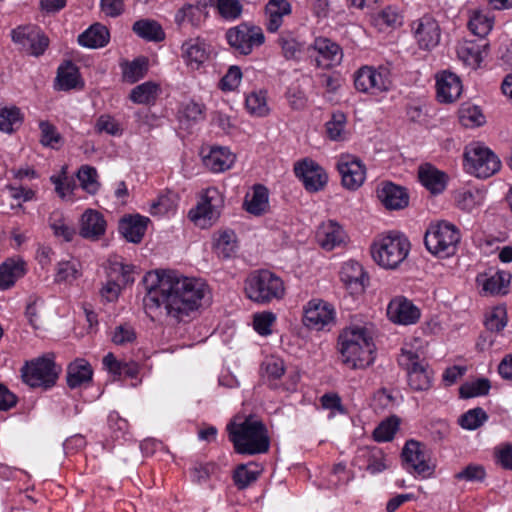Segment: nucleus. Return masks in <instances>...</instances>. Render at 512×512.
I'll list each match as a JSON object with an SVG mask.
<instances>
[{
	"label": "nucleus",
	"instance_id": "nucleus-1",
	"mask_svg": "<svg viewBox=\"0 0 512 512\" xmlns=\"http://www.w3.org/2000/svg\"><path fill=\"white\" fill-rule=\"evenodd\" d=\"M144 283L147 290L143 298L144 310L153 321L163 317L185 321L198 310L206 292L205 284L199 280L171 270L150 272L144 277Z\"/></svg>",
	"mask_w": 512,
	"mask_h": 512
},
{
	"label": "nucleus",
	"instance_id": "nucleus-2",
	"mask_svg": "<svg viewBox=\"0 0 512 512\" xmlns=\"http://www.w3.org/2000/svg\"><path fill=\"white\" fill-rule=\"evenodd\" d=\"M339 351L342 362L352 369L365 368L374 361L375 345L364 327H353L339 336Z\"/></svg>",
	"mask_w": 512,
	"mask_h": 512
},
{
	"label": "nucleus",
	"instance_id": "nucleus-3",
	"mask_svg": "<svg viewBox=\"0 0 512 512\" xmlns=\"http://www.w3.org/2000/svg\"><path fill=\"white\" fill-rule=\"evenodd\" d=\"M244 293L254 303L267 305L284 298L286 288L280 276L268 269L252 271L244 282Z\"/></svg>",
	"mask_w": 512,
	"mask_h": 512
},
{
	"label": "nucleus",
	"instance_id": "nucleus-4",
	"mask_svg": "<svg viewBox=\"0 0 512 512\" xmlns=\"http://www.w3.org/2000/svg\"><path fill=\"white\" fill-rule=\"evenodd\" d=\"M229 439L239 454H262L270 447L266 426L261 421L251 418L245 419L233 429L229 428Z\"/></svg>",
	"mask_w": 512,
	"mask_h": 512
},
{
	"label": "nucleus",
	"instance_id": "nucleus-5",
	"mask_svg": "<svg viewBox=\"0 0 512 512\" xmlns=\"http://www.w3.org/2000/svg\"><path fill=\"white\" fill-rule=\"evenodd\" d=\"M460 239L459 229L454 224L442 220L428 226L424 244L431 254L446 258L455 254Z\"/></svg>",
	"mask_w": 512,
	"mask_h": 512
},
{
	"label": "nucleus",
	"instance_id": "nucleus-6",
	"mask_svg": "<svg viewBox=\"0 0 512 512\" xmlns=\"http://www.w3.org/2000/svg\"><path fill=\"white\" fill-rule=\"evenodd\" d=\"M410 250L409 240L399 234L381 237L371 247L374 261L386 269H395L407 257Z\"/></svg>",
	"mask_w": 512,
	"mask_h": 512
},
{
	"label": "nucleus",
	"instance_id": "nucleus-7",
	"mask_svg": "<svg viewBox=\"0 0 512 512\" xmlns=\"http://www.w3.org/2000/svg\"><path fill=\"white\" fill-rule=\"evenodd\" d=\"M398 364L407 372L408 384L415 391H426L431 387L433 373L424 357L412 349L402 348Z\"/></svg>",
	"mask_w": 512,
	"mask_h": 512
},
{
	"label": "nucleus",
	"instance_id": "nucleus-8",
	"mask_svg": "<svg viewBox=\"0 0 512 512\" xmlns=\"http://www.w3.org/2000/svg\"><path fill=\"white\" fill-rule=\"evenodd\" d=\"M464 157L467 171L478 178H489L501 168L499 157L491 149L480 143L468 146Z\"/></svg>",
	"mask_w": 512,
	"mask_h": 512
},
{
	"label": "nucleus",
	"instance_id": "nucleus-9",
	"mask_svg": "<svg viewBox=\"0 0 512 512\" xmlns=\"http://www.w3.org/2000/svg\"><path fill=\"white\" fill-rule=\"evenodd\" d=\"M60 369L50 357H39L26 364L21 369L23 382L32 388H51L58 379Z\"/></svg>",
	"mask_w": 512,
	"mask_h": 512
},
{
	"label": "nucleus",
	"instance_id": "nucleus-10",
	"mask_svg": "<svg viewBox=\"0 0 512 512\" xmlns=\"http://www.w3.org/2000/svg\"><path fill=\"white\" fill-rule=\"evenodd\" d=\"M225 38L233 51L240 55H249L265 42L262 28L248 23L228 29Z\"/></svg>",
	"mask_w": 512,
	"mask_h": 512
},
{
	"label": "nucleus",
	"instance_id": "nucleus-11",
	"mask_svg": "<svg viewBox=\"0 0 512 512\" xmlns=\"http://www.w3.org/2000/svg\"><path fill=\"white\" fill-rule=\"evenodd\" d=\"M357 91L378 94L388 91L391 86L390 71L387 67L362 66L354 74Z\"/></svg>",
	"mask_w": 512,
	"mask_h": 512
},
{
	"label": "nucleus",
	"instance_id": "nucleus-12",
	"mask_svg": "<svg viewBox=\"0 0 512 512\" xmlns=\"http://www.w3.org/2000/svg\"><path fill=\"white\" fill-rule=\"evenodd\" d=\"M223 204V196L219 190L214 187L208 188L197 207L190 210L189 217L200 227H209L219 218Z\"/></svg>",
	"mask_w": 512,
	"mask_h": 512
},
{
	"label": "nucleus",
	"instance_id": "nucleus-13",
	"mask_svg": "<svg viewBox=\"0 0 512 512\" xmlns=\"http://www.w3.org/2000/svg\"><path fill=\"white\" fill-rule=\"evenodd\" d=\"M402 460L408 470L423 478L433 475L435 465L431 462L425 446L418 441L409 440L402 450Z\"/></svg>",
	"mask_w": 512,
	"mask_h": 512
},
{
	"label": "nucleus",
	"instance_id": "nucleus-14",
	"mask_svg": "<svg viewBox=\"0 0 512 512\" xmlns=\"http://www.w3.org/2000/svg\"><path fill=\"white\" fill-rule=\"evenodd\" d=\"M132 270L133 267L131 265L123 264L117 260H110L107 272L108 280L100 290L101 297L108 302L117 300L121 287L134 281Z\"/></svg>",
	"mask_w": 512,
	"mask_h": 512
},
{
	"label": "nucleus",
	"instance_id": "nucleus-15",
	"mask_svg": "<svg viewBox=\"0 0 512 512\" xmlns=\"http://www.w3.org/2000/svg\"><path fill=\"white\" fill-rule=\"evenodd\" d=\"M309 57L319 68L328 69L340 63L342 50L328 38L319 37L308 47Z\"/></svg>",
	"mask_w": 512,
	"mask_h": 512
},
{
	"label": "nucleus",
	"instance_id": "nucleus-16",
	"mask_svg": "<svg viewBox=\"0 0 512 512\" xmlns=\"http://www.w3.org/2000/svg\"><path fill=\"white\" fill-rule=\"evenodd\" d=\"M337 170L341 175L342 185L349 190L358 189L365 181V165L355 156L341 155L337 161Z\"/></svg>",
	"mask_w": 512,
	"mask_h": 512
},
{
	"label": "nucleus",
	"instance_id": "nucleus-17",
	"mask_svg": "<svg viewBox=\"0 0 512 512\" xmlns=\"http://www.w3.org/2000/svg\"><path fill=\"white\" fill-rule=\"evenodd\" d=\"M412 30L414 38L422 50H431L440 42V26L437 20L429 14L413 21Z\"/></svg>",
	"mask_w": 512,
	"mask_h": 512
},
{
	"label": "nucleus",
	"instance_id": "nucleus-18",
	"mask_svg": "<svg viewBox=\"0 0 512 512\" xmlns=\"http://www.w3.org/2000/svg\"><path fill=\"white\" fill-rule=\"evenodd\" d=\"M295 174L302 180L309 192L322 190L327 184V174L322 167L312 160H303L295 168Z\"/></svg>",
	"mask_w": 512,
	"mask_h": 512
},
{
	"label": "nucleus",
	"instance_id": "nucleus-19",
	"mask_svg": "<svg viewBox=\"0 0 512 512\" xmlns=\"http://www.w3.org/2000/svg\"><path fill=\"white\" fill-rule=\"evenodd\" d=\"M304 324L315 330H322L334 321V310L322 300H311L304 309Z\"/></svg>",
	"mask_w": 512,
	"mask_h": 512
},
{
	"label": "nucleus",
	"instance_id": "nucleus-20",
	"mask_svg": "<svg viewBox=\"0 0 512 512\" xmlns=\"http://www.w3.org/2000/svg\"><path fill=\"white\" fill-rule=\"evenodd\" d=\"M387 316L395 324L411 325L420 318V310L405 297H396L387 307Z\"/></svg>",
	"mask_w": 512,
	"mask_h": 512
},
{
	"label": "nucleus",
	"instance_id": "nucleus-21",
	"mask_svg": "<svg viewBox=\"0 0 512 512\" xmlns=\"http://www.w3.org/2000/svg\"><path fill=\"white\" fill-rule=\"evenodd\" d=\"M376 194L387 210H401L409 204L406 189L392 182H382L377 187Z\"/></svg>",
	"mask_w": 512,
	"mask_h": 512
},
{
	"label": "nucleus",
	"instance_id": "nucleus-22",
	"mask_svg": "<svg viewBox=\"0 0 512 512\" xmlns=\"http://www.w3.org/2000/svg\"><path fill=\"white\" fill-rule=\"evenodd\" d=\"M340 279L351 294L363 293L369 280L362 265L354 260L344 263L340 271Z\"/></svg>",
	"mask_w": 512,
	"mask_h": 512
},
{
	"label": "nucleus",
	"instance_id": "nucleus-23",
	"mask_svg": "<svg viewBox=\"0 0 512 512\" xmlns=\"http://www.w3.org/2000/svg\"><path fill=\"white\" fill-rule=\"evenodd\" d=\"M436 91L440 102L452 103L461 95V80L455 73L443 71L436 77Z\"/></svg>",
	"mask_w": 512,
	"mask_h": 512
},
{
	"label": "nucleus",
	"instance_id": "nucleus-24",
	"mask_svg": "<svg viewBox=\"0 0 512 512\" xmlns=\"http://www.w3.org/2000/svg\"><path fill=\"white\" fill-rule=\"evenodd\" d=\"M181 50L186 64L192 69H199L210 55V45L199 37L186 40Z\"/></svg>",
	"mask_w": 512,
	"mask_h": 512
},
{
	"label": "nucleus",
	"instance_id": "nucleus-25",
	"mask_svg": "<svg viewBox=\"0 0 512 512\" xmlns=\"http://www.w3.org/2000/svg\"><path fill=\"white\" fill-rule=\"evenodd\" d=\"M105 231L106 221L100 212L88 209L82 214L79 233L83 238L98 240Z\"/></svg>",
	"mask_w": 512,
	"mask_h": 512
},
{
	"label": "nucleus",
	"instance_id": "nucleus-26",
	"mask_svg": "<svg viewBox=\"0 0 512 512\" xmlns=\"http://www.w3.org/2000/svg\"><path fill=\"white\" fill-rule=\"evenodd\" d=\"M93 369L88 361L77 358L67 367L66 381L70 389L88 386L92 382Z\"/></svg>",
	"mask_w": 512,
	"mask_h": 512
},
{
	"label": "nucleus",
	"instance_id": "nucleus-27",
	"mask_svg": "<svg viewBox=\"0 0 512 512\" xmlns=\"http://www.w3.org/2000/svg\"><path fill=\"white\" fill-rule=\"evenodd\" d=\"M316 237L319 245L330 251L345 242L346 233L337 222L330 220L319 226Z\"/></svg>",
	"mask_w": 512,
	"mask_h": 512
},
{
	"label": "nucleus",
	"instance_id": "nucleus-28",
	"mask_svg": "<svg viewBox=\"0 0 512 512\" xmlns=\"http://www.w3.org/2000/svg\"><path fill=\"white\" fill-rule=\"evenodd\" d=\"M149 219L140 215L128 216L121 219L119 232L132 243H140L145 235Z\"/></svg>",
	"mask_w": 512,
	"mask_h": 512
},
{
	"label": "nucleus",
	"instance_id": "nucleus-29",
	"mask_svg": "<svg viewBox=\"0 0 512 512\" xmlns=\"http://www.w3.org/2000/svg\"><path fill=\"white\" fill-rule=\"evenodd\" d=\"M234 162L235 155L225 147H212L208 154L203 155V164L214 173L230 169Z\"/></svg>",
	"mask_w": 512,
	"mask_h": 512
},
{
	"label": "nucleus",
	"instance_id": "nucleus-30",
	"mask_svg": "<svg viewBox=\"0 0 512 512\" xmlns=\"http://www.w3.org/2000/svg\"><path fill=\"white\" fill-rule=\"evenodd\" d=\"M291 4L287 0H269L265 6L266 29L274 33L283 23V17L291 13Z\"/></svg>",
	"mask_w": 512,
	"mask_h": 512
},
{
	"label": "nucleus",
	"instance_id": "nucleus-31",
	"mask_svg": "<svg viewBox=\"0 0 512 512\" xmlns=\"http://www.w3.org/2000/svg\"><path fill=\"white\" fill-rule=\"evenodd\" d=\"M418 177L421 184L432 194H440L446 188L447 177L445 173L430 164L420 166Z\"/></svg>",
	"mask_w": 512,
	"mask_h": 512
},
{
	"label": "nucleus",
	"instance_id": "nucleus-32",
	"mask_svg": "<svg viewBox=\"0 0 512 512\" xmlns=\"http://www.w3.org/2000/svg\"><path fill=\"white\" fill-rule=\"evenodd\" d=\"M25 262L20 259L8 258L0 265V289L7 290L26 273Z\"/></svg>",
	"mask_w": 512,
	"mask_h": 512
},
{
	"label": "nucleus",
	"instance_id": "nucleus-33",
	"mask_svg": "<svg viewBox=\"0 0 512 512\" xmlns=\"http://www.w3.org/2000/svg\"><path fill=\"white\" fill-rule=\"evenodd\" d=\"M487 47L488 43L486 41H481V43L465 41L458 47L457 54L465 64L477 68L487 54Z\"/></svg>",
	"mask_w": 512,
	"mask_h": 512
},
{
	"label": "nucleus",
	"instance_id": "nucleus-34",
	"mask_svg": "<svg viewBox=\"0 0 512 512\" xmlns=\"http://www.w3.org/2000/svg\"><path fill=\"white\" fill-rule=\"evenodd\" d=\"M403 12L397 5H387L371 16V21L379 30L398 28L403 24Z\"/></svg>",
	"mask_w": 512,
	"mask_h": 512
},
{
	"label": "nucleus",
	"instance_id": "nucleus-35",
	"mask_svg": "<svg viewBox=\"0 0 512 512\" xmlns=\"http://www.w3.org/2000/svg\"><path fill=\"white\" fill-rule=\"evenodd\" d=\"M468 15V29L473 35L478 36L481 41H485V37L493 28L494 17L489 15V13H485L481 9L469 10Z\"/></svg>",
	"mask_w": 512,
	"mask_h": 512
},
{
	"label": "nucleus",
	"instance_id": "nucleus-36",
	"mask_svg": "<svg viewBox=\"0 0 512 512\" xmlns=\"http://www.w3.org/2000/svg\"><path fill=\"white\" fill-rule=\"evenodd\" d=\"M80 73L76 64L72 61H65L58 67L55 88L68 91L75 89L80 84Z\"/></svg>",
	"mask_w": 512,
	"mask_h": 512
},
{
	"label": "nucleus",
	"instance_id": "nucleus-37",
	"mask_svg": "<svg viewBox=\"0 0 512 512\" xmlns=\"http://www.w3.org/2000/svg\"><path fill=\"white\" fill-rule=\"evenodd\" d=\"M109 39L108 29L100 23L91 25L78 36V42L81 46L93 49L106 46Z\"/></svg>",
	"mask_w": 512,
	"mask_h": 512
},
{
	"label": "nucleus",
	"instance_id": "nucleus-38",
	"mask_svg": "<svg viewBox=\"0 0 512 512\" xmlns=\"http://www.w3.org/2000/svg\"><path fill=\"white\" fill-rule=\"evenodd\" d=\"M208 12L205 6L186 4L175 15V22L179 26L190 24L192 27H200L206 20Z\"/></svg>",
	"mask_w": 512,
	"mask_h": 512
},
{
	"label": "nucleus",
	"instance_id": "nucleus-39",
	"mask_svg": "<svg viewBox=\"0 0 512 512\" xmlns=\"http://www.w3.org/2000/svg\"><path fill=\"white\" fill-rule=\"evenodd\" d=\"M160 93L159 84L147 81L134 87L129 94V99L135 104L150 105L155 103Z\"/></svg>",
	"mask_w": 512,
	"mask_h": 512
},
{
	"label": "nucleus",
	"instance_id": "nucleus-40",
	"mask_svg": "<svg viewBox=\"0 0 512 512\" xmlns=\"http://www.w3.org/2000/svg\"><path fill=\"white\" fill-rule=\"evenodd\" d=\"M456 206L467 213L479 209L485 201V193L479 189L463 190L455 194Z\"/></svg>",
	"mask_w": 512,
	"mask_h": 512
},
{
	"label": "nucleus",
	"instance_id": "nucleus-41",
	"mask_svg": "<svg viewBox=\"0 0 512 512\" xmlns=\"http://www.w3.org/2000/svg\"><path fill=\"white\" fill-rule=\"evenodd\" d=\"M132 30L139 37L148 41L159 42L165 38V33L161 25L154 20H138L133 24Z\"/></svg>",
	"mask_w": 512,
	"mask_h": 512
},
{
	"label": "nucleus",
	"instance_id": "nucleus-42",
	"mask_svg": "<svg viewBox=\"0 0 512 512\" xmlns=\"http://www.w3.org/2000/svg\"><path fill=\"white\" fill-rule=\"evenodd\" d=\"M23 114L16 106L0 107V131L12 133L23 123Z\"/></svg>",
	"mask_w": 512,
	"mask_h": 512
},
{
	"label": "nucleus",
	"instance_id": "nucleus-43",
	"mask_svg": "<svg viewBox=\"0 0 512 512\" xmlns=\"http://www.w3.org/2000/svg\"><path fill=\"white\" fill-rule=\"evenodd\" d=\"M214 251L219 258L229 259L237 252V240L233 231L227 230L219 234L214 244Z\"/></svg>",
	"mask_w": 512,
	"mask_h": 512
},
{
	"label": "nucleus",
	"instance_id": "nucleus-44",
	"mask_svg": "<svg viewBox=\"0 0 512 512\" xmlns=\"http://www.w3.org/2000/svg\"><path fill=\"white\" fill-rule=\"evenodd\" d=\"M511 280V274L506 271H497L482 283L483 290L492 295L505 294Z\"/></svg>",
	"mask_w": 512,
	"mask_h": 512
},
{
	"label": "nucleus",
	"instance_id": "nucleus-45",
	"mask_svg": "<svg viewBox=\"0 0 512 512\" xmlns=\"http://www.w3.org/2000/svg\"><path fill=\"white\" fill-rule=\"evenodd\" d=\"M123 79L130 83H136L145 77L148 72V60L145 57L136 58L132 62H127L122 67Z\"/></svg>",
	"mask_w": 512,
	"mask_h": 512
},
{
	"label": "nucleus",
	"instance_id": "nucleus-46",
	"mask_svg": "<svg viewBox=\"0 0 512 512\" xmlns=\"http://www.w3.org/2000/svg\"><path fill=\"white\" fill-rule=\"evenodd\" d=\"M268 204V190L263 185H255L251 199L245 200L246 210L254 215H261Z\"/></svg>",
	"mask_w": 512,
	"mask_h": 512
},
{
	"label": "nucleus",
	"instance_id": "nucleus-47",
	"mask_svg": "<svg viewBox=\"0 0 512 512\" xmlns=\"http://www.w3.org/2000/svg\"><path fill=\"white\" fill-rule=\"evenodd\" d=\"M245 106L247 111L254 116L263 117L269 112L266 92L254 91L246 96Z\"/></svg>",
	"mask_w": 512,
	"mask_h": 512
},
{
	"label": "nucleus",
	"instance_id": "nucleus-48",
	"mask_svg": "<svg viewBox=\"0 0 512 512\" xmlns=\"http://www.w3.org/2000/svg\"><path fill=\"white\" fill-rule=\"evenodd\" d=\"M49 226L56 237H62L66 242L72 241L76 234L75 228L63 218L62 214L58 212L51 214L49 218Z\"/></svg>",
	"mask_w": 512,
	"mask_h": 512
},
{
	"label": "nucleus",
	"instance_id": "nucleus-49",
	"mask_svg": "<svg viewBox=\"0 0 512 512\" xmlns=\"http://www.w3.org/2000/svg\"><path fill=\"white\" fill-rule=\"evenodd\" d=\"M81 276L80 264L76 260L61 261L57 265L55 281L72 282Z\"/></svg>",
	"mask_w": 512,
	"mask_h": 512
},
{
	"label": "nucleus",
	"instance_id": "nucleus-50",
	"mask_svg": "<svg viewBox=\"0 0 512 512\" xmlns=\"http://www.w3.org/2000/svg\"><path fill=\"white\" fill-rule=\"evenodd\" d=\"M264 376L273 388H277L275 381L279 380L285 372L284 361L280 358L270 357L262 363Z\"/></svg>",
	"mask_w": 512,
	"mask_h": 512
},
{
	"label": "nucleus",
	"instance_id": "nucleus-51",
	"mask_svg": "<svg viewBox=\"0 0 512 512\" xmlns=\"http://www.w3.org/2000/svg\"><path fill=\"white\" fill-rule=\"evenodd\" d=\"M77 177L81 187L85 191L90 194H95L98 191L100 184L97 181L98 174L94 167L88 165L81 166L78 170Z\"/></svg>",
	"mask_w": 512,
	"mask_h": 512
},
{
	"label": "nucleus",
	"instance_id": "nucleus-52",
	"mask_svg": "<svg viewBox=\"0 0 512 512\" xmlns=\"http://www.w3.org/2000/svg\"><path fill=\"white\" fill-rule=\"evenodd\" d=\"M490 388L491 384L488 379L479 378L473 382L463 384L459 389V393L462 398L468 399L476 396L487 395Z\"/></svg>",
	"mask_w": 512,
	"mask_h": 512
},
{
	"label": "nucleus",
	"instance_id": "nucleus-53",
	"mask_svg": "<svg viewBox=\"0 0 512 512\" xmlns=\"http://www.w3.org/2000/svg\"><path fill=\"white\" fill-rule=\"evenodd\" d=\"M487 419L486 412L482 408L477 407L462 414L458 423L464 429L474 430L480 427Z\"/></svg>",
	"mask_w": 512,
	"mask_h": 512
},
{
	"label": "nucleus",
	"instance_id": "nucleus-54",
	"mask_svg": "<svg viewBox=\"0 0 512 512\" xmlns=\"http://www.w3.org/2000/svg\"><path fill=\"white\" fill-rule=\"evenodd\" d=\"M176 195L172 192H166L158 196L150 206V213L154 216L165 215L176 208Z\"/></svg>",
	"mask_w": 512,
	"mask_h": 512
},
{
	"label": "nucleus",
	"instance_id": "nucleus-55",
	"mask_svg": "<svg viewBox=\"0 0 512 512\" xmlns=\"http://www.w3.org/2000/svg\"><path fill=\"white\" fill-rule=\"evenodd\" d=\"M263 471V466L256 462L239 464L233 471L232 480H257Z\"/></svg>",
	"mask_w": 512,
	"mask_h": 512
},
{
	"label": "nucleus",
	"instance_id": "nucleus-56",
	"mask_svg": "<svg viewBox=\"0 0 512 512\" xmlns=\"http://www.w3.org/2000/svg\"><path fill=\"white\" fill-rule=\"evenodd\" d=\"M399 427V420L396 417H390L382 421L373 431V438L377 442H385L393 439Z\"/></svg>",
	"mask_w": 512,
	"mask_h": 512
},
{
	"label": "nucleus",
	"instance_id": "nucleus-57",
	"mask_svg": "<svg viewBox=\"0 0 512 512\" xmlns=\"http://www.w3.org/2000/svg\"><path fill=\"white\" fill-rule=\"evenodd\" d=\"M137 338L132 325L124 323L116 326L112 332L111 340L115 345L126 346L135 342Z\"/></svg>",
	"mask_w": 512,
	"mask_h": 512
},
{
	"label": "nucleus",
	"instance_id": "nucleus-58",
	"mask_svg": "<svg viewBox=\"0 0 512 512\" xmlns=\"http://www.w3.org/2000/svg\"><path fill=\"white\" fill-rule=\"evenodd\" d=\"M276 321V316L271 311H263L253 316V327L257 333L267 336L272 333L271 327Z\"/></svg>",
	"mask_w": 512,
	"mask_h": 512
},
{
	"label": "nucleus",
	"instance_id": "nucleus-59",
	"mask_svg": "<svg viewBox=\"0 0 512 512\" xmlns=\"http://www.w3.org/2000/svg\"><path fill=\"white\" fill-rule=\"evenodd\" d=\"M346 124V116L342 112L333 113L330 121L326 123V132L331 140L342 139V133Z\"/></svg>",
	"mask_w": 512,
	"mask_h": 512
},
{
	"label": "nucleus",
	"instance_id": "nucleus-60",
	"mask_svg": "<svg viewBox=\"0 0 512 512\" xmlns=\"http://www.w3.org/2000/svg\"><path fill=\"white\" fill-rule=\"evenodd\" d=\"M507 324L506 311L504 308H494L486 317L485 327L490 333L500 332Z\"/></svg>",
	"mask_w": 512,
	"mask_h": 512
},
{
	"label": "nucleus",
	"instance_id": "nucleus-61",
	"mask_svg": "<svg viewBox=\"0 0 512 512\" xmlns=\"http://www.w3.org/2000/svg\"><path fill=\"white\" fill-rule=\"evenodd\" d=\"M192 477L197 480L220 478V467L215 463H196L191 468Z\"/></svg>",
	"mask_w": 512,
	"mask_h": 512
},
{
	"label": "nucleus",
	"instance_id": "nucleus-62",
	"mask_svg": "<svg viewBox=\"0 0 512 512\" xmlns=\"http://www.w3.org/2000/svg\"><path fill=\"white\" fill-rule=\"evenodd\" d=\"M278 44L282 49V54L287 60L297 59L301 51V44L291 35L282 34L278 38Z\"/></svg>",
	"mask_w": 512,
	"mask_h": 512
},
{
	"label": "nucleus",
	"instance_id": "nucleus-63",
	"mask_svg": "<svg viewBox=\"0 0 512 512\" xmlns=\"http://www.w3.org/2000/svg\"><path fill=\"white\" fill-rule=\"evenodd\" d=\"M39 129L41 131L40 142L44 146L54 147L55 144H58L62 139L57 128L49 121H41L39 123Z\"/></svg>",
	"mask_w": 512,
	"mask_h": 512
},
{
	"label": "nucleus",
	"instance_id": "nucleus-64",
	"mask_svg": "<svg viewBox=\"0 0 512 512\" xmlns=\"http://www.w3.org/2000/svg\"><path fill=\"white\" fill-rule=\"evenodd\" d=\"M31 36L32 37L30 38L29 43L25 50H27L31 55L34 56L42 55L49 45L48 38L44 34L40 33L38 30H36L34 34Z\"/></svg>",
	"mask_w": 512,
	"mask_h": 512
}]
</instances>
